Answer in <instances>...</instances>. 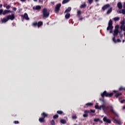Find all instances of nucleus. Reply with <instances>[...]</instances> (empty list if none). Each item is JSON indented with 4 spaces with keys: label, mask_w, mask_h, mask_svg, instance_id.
<instances>
[{
    "label": "nucleus",
    "mask_w": 125,
    "mask_h": 125,
    "mask_svg": "<svg viewBox=\"0 0 125 125\" xmlns=\"http://www.w3.org/2000/svg\"><path fill=\"white\" fill-rule=\"evenodd\" d=\"M95 109H98V110H103L104 113H107V111L109 110L110 112H111V113H113L116 117L117 118L119 117V114L114 110V109L113 108V106L111 105H108L107 106H105V104H102L101 105H99L98 104H96L95 106Z\"/></svg>",
    "instance_id": "nucleus-1"
},
{
    "label": "nucleus",
    "mask_w": 125,
    "mask_h": 125,
    "mask_svg": "<svg viewBox=\"0 0 125 125\" xmlns=\"http://www.w3.org/2000/svg\"><path fill=\"white\" fill-rule=\"evenodd\" d=\"M102 97L104 98V97H112L114 95V93H108L107 91H104L101 94Z\"/></svg>",
    "instance_id": "nucleus-2"
},
{
    "label": "nucleus",
    "mask_w": 125,
    "mask_h": 125,
    "mask_svg": "<svg viewBox=\"0 0 125 125\" xmlns=\"http://www.w3.org/2000/svg\"><path fill=\"white\" fill-rule=\"evenodd\" d=\"M41 116L42 117L39 119V121L41 123H45V118L47 117V114L43 112L42 113Z\"/></svg>",
    "instance_id": "nucleus-3"
},
{
    "label": "nucleus",
    "mask_w": 125,
    "mask_h": 125,
    "mask_svg": "<svg viewBox=\"0 0 125 125\" xmlns=\"http://www.w3.org/2000/svg\"><path fill=\"white\" fill-rule=\"evenodd\" d=\"M113 28H114V26H113V21L110 20L108 22V26L107 27L106 29L107 31L110 30V33H113V31H112V30H113Z\"/></svg>",
    "instance_id": "nucleus-4"
},
{
    "label": "nucleus",
    "mask_w": 125,
    "mask_h": 125,
    "mask_svg": "<svg viewBox=\"0 0 125 125\" xmlns=\"http://www.w3.org/2000/svg\"><path fill=\"white\" fill-rule=\"evenodd\" d=\"M61 5V3H59L56 5L55 8V13H58V12H59Z\"/></svg>",
    "instance_id": "nucleus-5"
},
{
    "label": "nucleus",
    "mask_w": 125,
    "mask_h": 125,
    "mask_svg": "<svg viewBox=\"0 0 125 125\" xmlns=\"http://www.w3.org/2000/svg\"><path fill=\"white\" fill-rule=\"evenodd\" d=\"M42 13L44 18H47V9L46 8L43 9Z\"/></svg>",
    "instance_id": "nucleus-6"
},
{
    "label": "nucleus",
    "mask_w": 125,
    "mask_h": 125,
    "mask_svg": "<svg viewBox=\"0 0 125 125\" xmlns=\"http://www.w3.org/2000/svg\"><path fill=\"white\" fill-rule=\"evenodd\" d=\"M8 20H14V18H15V16L14 14H12L11 15H9L6 16Z\"/></svg>",
    "instance_id": "nucleus-7"
},
{
    "label": "nucleus",
    "mask_w": 125,
    "mask_h": 125,
    "mask_svg": "<svg viewBox=\"0 0 125 125\" xmlns=\"http://www.w3.org/2000/svg\"><path fill=\"white\" fill-rule=\"evenodd\" d=\"M103 121L104 122V123H106L107 124H111L112 123V121H111V120L109 119H108V118L106 116H105L103 118Z\"/></svg>",
    "instance_id": "nucleus-8"
},
{
    "label": "nucleus",
    "mask_w": 125,
    "mask_h": 125,
    "mask_svg": "<svg viewBox=\"0 0 125 125\" xmlns=\"http://www.w3.org/2000/svg\"><path fill=\"white\" fill-rule=\"evenodd\" d=\"M113 92H114V93H117L115 95V96L116 97V98H118V97H120V95H123V93H118V92H119V91L114 90V91H113Z\"/></svg>",
    "instance_id": "nucleus-9"
},
{
    "label": "nucleus",
    "mask_w": 125,
    "mask_h": 125,
    "mask_svg": "<svg viewBox=\"0 0 125 125\" xmlns=\"http://www.w3.org/2000/svg\"><path fill=\"white\" fill-rule=\"evenodd\" d=\"M114 122L113 123H115V124H117V125H122V122L120 120H118L114 118H112Z\"/></svg>",
    "instance_id": "nucleus-10"
},
{
    "label": "nucleus",
    "mask_w": 125,
    "mask_h": 125,
    "mask_svg": "<svg viewBox=\"0 0 125 125\" xmlns=\"http://www.w3.org/2000/svg\"><path fill=\"white\" fill-rule=\"evenodd\" d=\"M119 33H120V32L119 31V29H118V28H116L113 33L114 37L116 38V37H117V36H118V35L119 34Z\"/></svg>",
    "instance_id": "nucleus-11"
},
{
    "label": "nucleus",
    "mask_w": 125,
    "mask_h": 125,
    "mask_svg": "<svg viewBox=\"0 0 125 125\" xmlns=\"http://www.w3.org/2000/svg\"><path fill=\"white\" fill-rule=\"evenodd\" d=\"M112 41L115 43H117V42H122V40H120V39H118L117 40H116V37H113Z\"/></svg>",
    "instance_id": "nucleus-12"
},
{
    "label": "nucleus",
    "mask_w": 125,
    "mask_h": 125,
    "mask_svg": "<svg viewBox=\"0 0 125 125\" xmlns=\"http://www.w3.org/2000/svg\"><path fill=\"white\" fill-rule=\"evenodd\" d=\"M108 7H110V4H106L102 8V9L103 11H105V10H106V9H107Z\"/></svg>",
    "instance_id": "nucleus-13"
},
{
    "label": "nucleus",
    "mask_w": 125,
    "mask_h": 125,
    "mask_svg": "<svg viewBox=\"0 0 125 125\" xmlns=\"http://www.w3.org/2000/svg\"><path fill=\"white\" fill-rule=\"evenodd\" d=\"M12 11L8 10H5L3 11L2 14L3 15H5V14H7V13H12Z\"/></svg>",
    "instance_id": "nucleus-14"
},
{
    "label": "nucleus",
    "mask_w": 125,
    "mask_h": 125,
    "mask_svg": "<svg viewBox=\"0 0 125 125\" xmlns=\"http://www.w3.org/2000/svg\"><path fill=\"white\" fill-rule=\"evenodd\" d=\"M84 114L83 115V117L84 118H86L87 117H88V114H89V112L88 111V110H86L84 111Z\"/></svg>",
    "instance_id": "nucleus-15"
},
{
    "label": "nucleus",
    "mask_w": 125,
    "mask_h": 125,
    "mask_svg": "<svg viewBox=\"0 0 125 125\" xmlns=\"http://www.w3.org/2000/svg\"><path fill=\"white\" fill-rule=\"evenodd\" d=\"M117 7L119 8V9H122V8H123V4L121 2H119L117 3Z\"/></svg>",
    "instance_id": "nucleus-16"
},
{
    "label": "nucleus",
    "mask_w": 125,
    "mask_h": 125,
    "mask_svg": "<svg viewBox=\"0 0 125 125\" xmlns=\"http://www.w3.org/2000/svg\"><path fill=\"white\" fill-rule=\"evenodd\" d=\"M2 23H6L8 21V19H7V17L4 18L1 20Z\"/></svg>",
    "instance_id": "nucleus-17"
},
{
    "label": "nucleus",
    "mask_w": 125,
    "mask_h": 125,
    "mask_svg": "<svg viewBox=\"0 0 125 125\" xmlns=\"http://www.w3.org/2000/svg\"><path fill=\"white\" fill-rule=\"evenodd\" d=\"M93 104L92 103H88L85 104V106H84V108H87L88 106H93Z\"/></svg>",
    "instance_id": "nucleus-18"
},
{
    "label": "nucleus",
    "mask_w": 125,
    "mask_h": 125,
    "mask_svg": "<svg viewBox=\"0 0 125 125\" xmlns=\"http://www.w3.org/2000/svg\"><path fill=\"white\" fill-rule=\"evenodd\" d=\"M72 10V8L71 7H68L65 11V13H69L70 11Z\"/></svg>",
    "instance_id": "nucleus-19"
},
{
    "label": "nucleus",
    "mask_w": 125,
    "mask_h": 125,
    "mask_svg": "<svg viewBox=\"0 0 125 125\" xmlns=\"http://www.w3.org/2000/svg\"><path fill=\"white\" fill-rule=\"evenodd\" d=\"M112 11H113V8L112 7H110L107 11L106 12V14H107V15H109V14H110Z\"/></svg>",
    "instance_id": "nucleus-20"
},
{
    "label": "nucleus",
    "mask_w": 125,
    "mask_h": 125,
    "mask_svg": "<svg viewBox=\"0 0 125 125\" xmlns=\"http://www.w3.org/2000/svg\"><path fill=\"white\" fill-rule=\"evenodd\" d=\"M23 18H24L25 20H29V17H28V14L27 13H25L24 14Z\"/></svg>",
    "instance_id": "nucleus-21"
},
{
    "label": "nucleus",
    "mask_w": 125,
    "mask_h": 125,
    "mask_svg": "<svg viewBox=\"0 0 125 125\" xmlns=\"http://www.w3.org/2000/svg\"><path fill=\"white\" fill-rule=\"evenodd\" d=\"M70 16H71V14L69 13H66V14H65V19H69Z\"/></svg>",
    "instance_id": "nucleus-22"
},
{
    "label": "nucleus",
    "mask_w": 125,
    "mask_h": 125,
    "mask_svg": "<svg viewBox=\"0 0 125 125\" xmlns=\"http://www.w3.org/2000/svg\"><path fill=\"white\" fill-rule=\"evenodd\" d=\"M42 22L40 21H39L38 23H37V27L38 28H40V27H41V26H42Z\"/></svg>",
    "instance_id": "nucleus-23"
},
{
    "label": "nucleus",
    "mask_w": 125,
    "mask_h": 125,
    "mask_svg": "<svg viewBox=\"0 0 125 125\" xmlns=\"http://www.w3.org/2000/svg\"><path fill=\"white\" fill-rule=\"evenodd\" d=\"M85 7H86V4L85 2H84L83 4L80 6V8H85Z\"/></svg>",
    "instance_id": "nucleus-24"
},
{
    "label": "nucleus",
    "mask_w": 125,
    "mask_h": 125,
    "mask_svg": "<svg viewBox=\"0 0 125 125\" xmlns=\"http://www.w3.org/2000/svg\"><path fill=\"white\" fill-rule=\"evenodd\" d=\"M88 112H89V114H90V115H91V116H93V115L91 113H95V110L91 109L90 110H88Z\"/></svg>",
    "instance_id": "nucleus-25"
},
{
    "label": "nucleus",
    "mask_w": 125,
    "mask_h": 125,
    "mask_svg": "<svg viewBox=\"0 0 125 125\" xmlns=\"http://www.w3.org/2000/svg\"><path fill=\"white\" fill-rule=\"evenodd\" d=\"M70 1V0H63L62 2V4H65V3H68Z\"/></svg>",
    "instance_id": "nucleus-26"
},
{
    "label": "nucleus",
    "mask_w": 125,
    "mask_h": 125,
    "mask_svg": "<svg viewBox=\"0 0 125 125\" xmlns=\"http://www.w3.org/2000/svg\"><path fill=\"white\" fill-rule=\"evenodd\" d=\"M57 114H59V115H63L64 114V112L62 111V110H58L57 111Z\"/></svg>",
    "instance_id": "nucleus-27"
},
{
    "label": "nucleus",
    "mask_w": 125,
    "mask_h": 125,
    "mask_svg": "<svg viewBox=\"0 0 125 125\" xmlns=\"http://www.w3.org/2000/svg\"><path fill=\"white\" fill-rule=\"evenodd\" d=\"M61 124H63V125H65V124H66L67 122H66V120H65L64 119H62L61 120Z\"/></svg>",
    "instance_id": "nucleus-28"
},
{
    "label": "nucleus",
    "mask_w": 125,
    "mask_h": 125,
    "mask_svg": "<svg viewBox=\"0 0 125 125\" xmlns=\"http://www.w3.org/2000/svg\"><path fill=\"white\" fill-rule=\"evenodd\" d=\"M113 20L114 21H119V20H120V17H115L113 18Z\"/></svg>",
    "instance_id": "nucleus-29"
},
{
    "label": "nucleus",
    "mask_w": 125,
    "mask_h": 125,
    "mask_svg": "<svg viewBox=\"0 0 125 125\" xmlns=\"http://www.w3.org/2000/svg\"><path fill=\"white\" fill-rule=\"evenodd\" d=\"M50 124L51 125H55V121L54 120H52L51 121H50Z\"/></svg>",
    "instance_id": "nucleus-30"
},
{
    "label": "nucleus",
    "mask_w": 125,
    "mask_h": 125,
    "mask_svg": "<svg viewBox=\"0 0 125 125\" xmlns=\"http://www.w3.org/2000/svg\"><path fill=\"white\" fill-rule=\"evenodd\" d=\"M41 8H42V7H41V6H39V5L36 6L35 7L36 10H40Z\"/></svg>",
    "instance_id": "nucleus-31"
},
{
    "label": "nucleus",
    "mask_w": 125,
    "mask_h": 125,
    "mask_svg": "<svg viewBox=\"0 0 125 125\" xmlns=\"http://www.w3.org/2000/svg\"><path fill=\"white\" fill-rule=\"evenodd\" d=\"M32 26H33L34 27H37V26H38V22H33Z\"/></svg>",
    "instance_id": "nucleus-32"
},
{
    "label": "nucleus",
    "mask_w": 125,
    "mask_h": 125,
    "mask_svg": "<svg viewBox=\"0 0 125 125\" xmlns=\"http://www.w3.org/2000/svg\"><path fill=\"white\" fill-rule=\"evenodd\" d=\"M58 118H59V115H58V114H56L53 116V119H58Z\"/></svg>",
    "instance_id": "nucleus-33"
},
{
    "label": "nucleus",
    "mask_w": 125,
    "mask_h": 125,
    "mask_svg": "<svg viewBox=\"0 0 125 125\" xmlns=\"http://www.w3.org/2000/svg\"><path fill=\"white\" fill-rule=\"evenodd\" d=\"M120 91H122V90H125V88H124V87L121 86L119 88Z\"/></svg>",
    "instance_id": "nucleus-34"
},
{
    "label": "nucleus",
    "mask_w": 125,
    "mask_h": 125,
    "mask_svg": "<svg viewBox=\"0 0 125 125\" xmlns=\"http://www.w3.org/2000/svg\"><path fill=\"white\" fill-rule=\"evenodd\" d=\"M121 30H123V31H124L125 32V25H124V26L122 25L121 26Z\"/></svg>",
    "instance_id": "nucleus-35"
},
{
    "label": "nucleus",
    "mask_w": 125,
    "mask_h": 125,
    "mask_svg": "<svg viewBox=\"0 0 125 125\" xmlns=\"http://www.w3.org/2000/svg\"><path fill=\"white\" fill-rule=\"evenodd\" d=\"M99 121H100V119L99 118H96L94 119V121L96 122V123L99 122Z\"/></svg>",
    "instance_id": "nucleus-36"
},
{
    "label": "nucleus",
    "mask_w": 125,
    "mask_h": 125,
    "mask_svg": "<svg viewBox=\"0 0 125 125\" xmlns=\"http://www.w3.org/2000/svg\"><path fill=\"white\" fill-rule=\"evenodd\" d=\"M88 2H89V4H92V3L93 2V0H87Z\"/></svg>",
    "instance_id": "nucleus-37"
},
{
    "label": "nucleus",
    "mask_w": 125,
    "mask_h": 125,
    "mask_svg": "<svg viewBox=\"0 0 125 125\" xmlns=\"http://www.w3.org/2000/svg\"><path fill=\"white\" fill-rule=\"evenodd\" d=\"M73 120H76V119H78V117H77L76 115L72 116Z\"/></svg>",
    "instance_id": "nucleus-38"
},
{
    "label": "nucleus",
    "mask_w": 125,
    "mask_h": 125,
    "mask_svg": "<svg viewBox=\"0 0 125 125\" xmlns=\"http://www.w3.org/2000/svg\"><path fill=\"white\" fill-rule=\"evenodd\" d=\"M77 14H78V15H80L81 14H82V11H81L80 10L78 11Z\"/></svg>",
    "instance_id": "nucleus-39"
},
{
    "label": "nucleus",
    "mask_w": 125,
    "mask_h": 125,
    "mask_svg": "<svg viewBox=\"0 0 125 125\" xmlns=\"http://www.w3.org/2000/svg\"><path fill=\"white\" fill-rule=\"evenodd\" d=\"M3 12V10H2V9H0V15H1Z\"/></svg>",
    "instance_id": "nucleus-40"
},
{
    "label": "nucleus",
    "mask_w": 125,
    "mask_h": 125,
    "mask_svg": "<svg viewBox=\"0 0 125 125\" xmlns=\"http://www.w3.org/2000/svg\"><path fill=\"white\" fill-rule=\"evenodd\" d=\"M122 14H125V8L122 9Z\"/></svg>",
    "instance_id": "nucleus-41"
},
{
    "label": "nucleus",
    "mask_w": 125,
    "mask_h": 125,
    "mask_svg": "<svg viewBox=\"0 0 125 125\" xmlns=\"http://www.w3.org/2000/svg\"><path fill=\"white\" fill-rule=\"evenodd\" d=\"M14 123L15 124V125H17V124H19V122L18 121H15L14 122Z\"/></svg>",
    "instance_id": "nucleus-42"
},
{
    "label": "nucleus",
    "mask_w": 125,
    "mask_h": 125,
    "mask_svg": "<svg viewBox=\"0 0 125 125\" xmlns=\"http://www.w3.org/2000/svg\"><path fill=\"white\" fill-rule=\"evenodd\" d=\"M12 10H13V11H16V10H17V8L16 7H12Z\"/></svg>",
    "instance_id": "nucleus-43"
},
{
    "label": "nucleus",
    "mask_w": 125,
    "mask_h": 125,
    "mask_svg": "<svg viewBox=\"0 0 125 125\" xmlns=\"http://www.w3.org/2000/svg\"><path fill=\"white\" fill-rule=\"evenodd\" d=\"M100 101H102L104 103L105 102V100H104V99H100Z\"/></svg>",
    "instance_id": "nucleus-44"
},
{
    "label": "nucleus",
    "mask_w": 125,
    "mask_h": 125,
    "mask_svg": "<svg viewBox=\"0 0 125 125\" xmlns=\"http://www.w3.org/2000/svg\"><path fill=\"white\" fill-rule=\"evenodd\" d=\"M121 24L122 25V26H123V25H125V21H123L121 22Z\"/></svg>",
    "instance_id": "nucleus-45"
},
{
    "label": "nucleus",
    "mask_w": 125,
    "mask_h": 125,
    "mask_svg": "<svg viewBox=\"0 0 125 125\" xmlns=\"http://www.w3.org/2000/svg\"><path fill=\"white\" fill-rule=\"evenodd\" d=\"M6 9H9V8H10V5H8L6 7Z\"/></svg>",
    "instance_id": "nucleus-46"
},
{
    "label": "nucleus",
    "mask_w": 125,
    "mask_h": 125,
    "mask_svg": "<svg viewBox=\"0 0 125 125\" xmlns=\"http://www.w3.org/2000/svg\"><path fill=\"white\" fill-rule=\"evenodd\" d=\"M118 13H120V14H122V13H123V11H119V12H118Z\"/></svg>",
    "instance_id": "nucleus-47"
},
{
    "label": "nucleus",
    "mask_w": 125,
    "mask_h": 125,
    "mask_svg": "<svg viewBox=\"0 0 125 125\" xmlns=\"http://www.w3.org/2000/svg\"><path fill=\"white\" fill-rule=\"evenodd\" d=\"M124 102H125V100H123L121 101V103H124Z\"/></svg>",
    "instance_id": "nucleus-48"
},
{
    "label": "nucleus",
    "mask_w": 125,
    "mask_h": 125,
    "mask_svg": "<svg viewBox=\"0 0 125 125\" xmlns=\"http://www.w3.org/2000/svg\"><path fill=\"white\" fill-rule=\"evenodd\" d=\"M119 34H120L121 38H122V37H123V35H122V34L121 33V31L119 32Z\"/></svg>",
    "instance_id": "nucleus-49"
},
{
    "label": "nucleus",
    "mask_w": 125,
    "mask_h": 125,
    "mask_svg": "<svg viewBox=\"0 0 125 125\" xmlns=\"http://www.w3.org/2000/svg\"><path fill=\"white\" fill-rule=\"evenodd\" d=\"M123 7L124 8H125V2L124 3Z\"/></svg>",
    "instance_id": "nucleus-50"
},
{
    "label": "nucleus",
    "mask_w": 125,
    "mask_h": 125,
    "mask_svg": "<svg viewBox=\"0 0 125 125\" xmlns=\"http://www.w3.org/2000/svg\"><path fill=\"white\" fill-rule=\"evenodd\" d=\"M21 1H22L23 2H24V1H26V0H20Z\"/></svg>",
    "instance_id": "nucleus-51"
},
{
    "label": "nucleus",
    "mask_w": 125,
    "mask_h": 125,
    "mask_svg": "<svg viewBox=\"0 0 125 125\" xmlns=\"http://www.w3.org/2000/svg\"><path fill=\"white\" fill-rule=\"evenodd\" d=\"M48 16H49V12H47V17H48Z\"/></svg>",
    "instance_id": "nucleus-52"
},
{
    "label": "nucleus",
    "mask_w": 125,
    "mask_h": 125,
    "mask_svg": "<svg viewBox=\"0 0 125 125\" xmlns=\"http://www.w3.org/2000/svg\"><path fill=\"white\" fill-rule=\"evenodd\" d=\"M2 7V4H0V8H1Z\"/></svg>",
    "instance_id": "nucleus-53"
},
{
    "label": "nucleus",
    "mask_w": 125,
    "mask_h": 125,
    "mask_svg": "<svg viewBox=\"0 0 125 125\" xmlns=\"http://www.w3.org/2000/svg\"><path fill=\"white\" fill-rule=\"evenodd\" d=\"M96 2H97V1H99V0H95Z\"/></svg>",
    "instance_id": "nucleus-54"
},
{
    "label": "nucleus",
    "mask_w": 125,
    "mask_h": 125,
    "mask_svg": "<svg viewBox=\"0 0 125 125\" xmlns=\"http://www.w3.org/2000/svg\"><path fill=\"white\" fill-rule=\"evenodd\" d=\"M123 109H125V105H124V106H123Z\"/></svg>",
    "instance_id": "nucleus-55"
},
{
    "label": "nucleus",
    "mask_w": 125,
    "mask_h": 125,
    "mask_svg": "<svg viewBox=\"0 0 125 125\" xmlns=\"http://www.w3.org/2000/svg\"><path fill=\"white\" fill-rule=\"evenodd\" d=\"M125 42V40H123V42Z\"/></svg>",
    "instance_id": "nucleus-56"
},
{
    "label": "nucleus",
    "mask_w": 125,
    "mask_h": 125,
    "mask_svg": "<svg viewBox=\"0 0 125 125\" xmlns=\"http://www.w3.org/2000/svg\"><path fill=\"white\" fill-rule=\"evenodd\" d=\"M80 20H83V18H81Z\"/></svg>",
    "instance_id": "nucleus-57"
},
{
    "label": "nucleus",
    "mask_w": 125,
    "mask_h": 125,
    "mask_svg": "<svg viewBox=\"0 0 125 125\" xmlns=\"http://www.w3.org/2000/svg\"><path fill=\"white\" fill-rule=\"evenodd\" d=\"M38 0H34V1H37Z\"/></svg>",
    "instance_id": "nucleus-58"
},
{
    "label": "nucleus",
    "mask_w": 125,
    "mask_h": 125,
    "mask_svg": "<svg viewBox=\"0 0 125 125\" xmlns=\"http://www.w3.org/2000/svg\"><path fill=\"white\" fill-rule=\"evenodd\" d=\"M4 7H5V6H4V5H3Z\"/></svg>",
    "instance_id": "nucleus-59"
},
{
    "label": "nucleus",
    "mask_w": 125,
    "mask_h": 125,
    "mask_svg": "<svg viewBox=\"0 0 125 125\" xmlns=\"http://www.w3.org/2000/svg\"><path fill=\"white\" fill-rule=\"evenodd\" d=\"M4 7H5V6H4V5H3Z\"/></svg>",
    "instance_id": "nucleus-60"
},
{
    "label": "nucleus",
    "mask_w": 125,
    "mask_h": 125,
    "mask_svg": "<svg viewBox=\"0 0 125 125\" xmlns=\"http://www.w3.org/2000/svg\"><path fill=\"white\" fill-rule=\"evenodd\" d=\"M77 125V124H75V125Z\"/></svg>",
    "instance_id": "nucleus-61"
},
{
    "label": "nucleus",
    "mask_w": 125,
    "mask_h": 125,
    "mask_svg": "<svg viewBox=\"0 0 125 125\" xmlns=\"http://www.w3.org/2000/svg\"><path fill=\"white\" fill-rule=\"evenodd\" d=\"M34 9V7H33V9Z\"/></svg>",
    "instance_id": "nucleus-62"
}]
</instances>
